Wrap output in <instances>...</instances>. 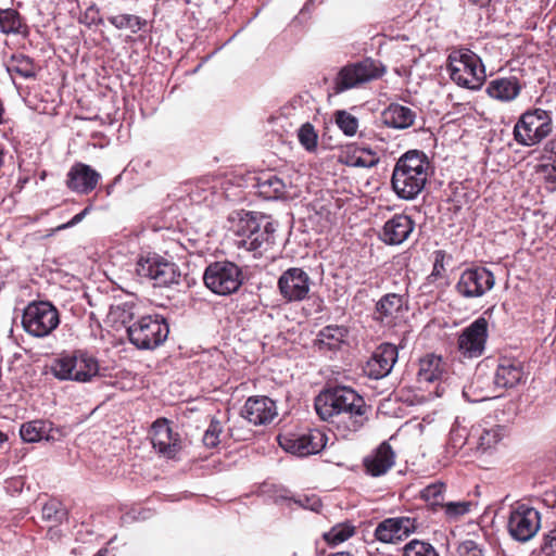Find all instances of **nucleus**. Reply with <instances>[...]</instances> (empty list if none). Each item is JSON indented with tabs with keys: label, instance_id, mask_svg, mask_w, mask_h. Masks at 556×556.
<instances>
[{
	"label": "nucleus",
	"instance_id": "nucleus-1",
	"mask_svg": "<svg viewBox=\"0 0 556 556\" xmlns=\"http://www.w3.org/2000/svg\"><path fill=\"white\" fill-rule=\"evenodd\" d=\"M318 417L327 421L338 438L350 439L369 420L370 406L351 387L325 388L314 400Z\"/></svg>",
	"mask_w": 556,
	"mask_h": 556
},
{
	"label": "nucleus",
	"instance_id": "nucleus-2",
	"mask_svg": "<svg viewBox=\"0 0 556 556\" xmlns=\"http://www.w3.org/2000/svg\"><path fill=\"white\" fill-rule=\"evenodd\" d=\"M431 174L428 156L419 150H409L395 163L391 186L402 200H414L422 192Z\"/></svg>",
	"mask_w": 556,
	"mask_h": 556
},
{
	"label": "nucleus",
	"instance_id": "nucleus-3",
	"mask_svg": "<svg viewBox=\"0 0 556 556\" xmlns=\"http://www.w3.org/2000/svg\"><path fill=\"white\" fill-rule=\"evenodd\" d=\"M275 227L267 216L257 212L242 211L236 225V244L254 256L262 255L275 243Z\"/></svg>",
	"mask_w": 556,
	"mask_h": 556
},
{
	"label": "nucleus",
	"instance_id": "nucleus-4",
	"mask_svg": "<svg viewBox=\"0 0 556 556\" xmlns=\"http://www.w3.org/2000/svg\"><path fill=\"white\" fill-rule=\"evenodd\" d=\"M446 70L454 84L470 90H479L486 79L481 58L468 48L454 49L447 56Z\"/></svg>",
	"mask_w": 556,
	"mask_h": 556
},
{
	"label": "nucleus",
	"instance_id": "nucleus-5",
	"mask_svg": "<svg viewBox=\"0 0 556 556\" xmlns=\"http://www.w3.org/2000/svg\"><path fill=\"white\" fill-rule=\"evenodd\" d=\"M99 362L87 351L75 350L62 353L53 359L51 372L60 380L88 382L99 375Z\"/></svg>",
	"mask_w": 556,
	"mask_h": 556
},
{
	"label": "nucleus",
	"instance_id": "nucleus-6",
	"mask_svg": "<svg viewBox=\"0 0 556 556\" xmlns=\"http://www.w3.org/2000/svg\"><path fill=\"white\" fill-rule=\"evenodd\" d=\"M387 67L379 60L365 58L361 61L348 63L342 66L333 78L332 90L340 94L346 90L358 88L362 85L381 78Z\"/></svg>",
	"mask_w": 556,
	"mask_h": 556
},
{
	"label": "nucleus",
	"instance_id": "nucleus-7",
	"mask_svg": "<svg viewBox=\"0 0 556 556\" xmlns=\"http://www.w3.org/2000/svg\"><path fill=\"white\" fill-rule=\"evenodd\" d=\"M244 280L242 268L230 261H216L204 270L205 287L217 295H231L242 286Z\"/></svg>",
	"mask_w": 556,
	"mask_h": 556
},
{
	"label": "nucleus",
	"instance_id": "nucleus-8",
	"mask_svg": "<svg viewBox=\"0 0 556 556\" xmlns=\"http://www.w3.org/2000/svg\"><path fill=\"white\" fill-rule=\"evenodd\" d=\"M169 326L166 319L159 314L144 315L129 326L128 339L140 350H153L160 346L168 337Z\"/></svg>",
	"mask_w": 556,
	"mask_h": 556
},
{
	"label": "nucleus",
	"instance_id": "nucleus-9",
	"mask_svg": "<svg viewBox=\"0 0 556 556\" xmlns=\"http://www.w3.org/2000/svg\"><path fill=\"white\" fill-rule=\"evenodd\" d=\"M553 130L549 113L542 109L525 112L514 126V139L523 147H533L544 140Z\"/></svg>",
	"mask_w": 556,
	"mask_h": 556
},
{
	"label": "nucleus",
	"instance_id": "nucleus-10",
	"mask_svg": "<svg viewBox=\"0 0 556 556\" xmlns=\"http://www.w3.org/2000/svg\"><path fill=\"white\" fill-rule=\"evenodd\" d=\"M60 324V313L50 302L38 301L29 303L23 313L24 330L35 337L45 338L52 333Z\"/></svg>",
	"mask_w": 556,
	"mask_h": 556
},
{
	"label": "nucleus",
	"instance_id": "nucleus-11",
	"mask_svg": "<svg viewBox=\"0 0 556 556\" xmlns=\"http://www.w3.org/2000/svg\"><path fill=\"white\" fill-rule=\"evenodd\" d=\"M136 271L140 277L152 280L154 287H168L178 283L180 279L178 266L156 253L141 256L137 262Z\"/></svg>",
	"mask_w": 556,
	"mask_h": 556
},
{
	"label": "nucleus",
	"instance_id": "nucleus-12",
	"mask_svg": "<svg viewBox=\"0 0 556 556\" xmlns=\"http://www.w3.org/2000/svg\"><path fill=\"white\" fill-rule=\"evenodd\" d=\"M407 311L405 294L390 292L376 302L372 319L381 327L393 329L405 324Z\"/></svg>",
	"mask_w": 556,
	"mask_h": 556
},
{
	"label": "nucleus",
	"instance_id": "nucleus-13",
	"mask_svg": "<svg viewBox=\"0 0 556 556\" xmlns=\"http://www.w3.org/2000/svg\"><path fill=\"white\" fill-rule=\"evenodd\" d=\"M277 440L286 452L305 457L319 453L326 446L328 439L323 431L312 429L305 433H281Z\"/></svg>",
	"mask_w": 556,
	"mask_h": 556
},
{
	"label": "nucleus",
	"instance_id": "nucleus-14",
	"mask_svg": "<svg viewBox=\"0 0 556 556\" xmlns=\"http://www.w3.org/2000/svg\"><path fill=\"white\" fill-rule=\"evenodd\" d=\"M495 286L494 274L483 266L465 269L455 285V291L465 299L483 296Z\"/></svg>",
	"mask_w": 556,
	"mask_h": 556
},
{
	"label": "nucleus",
	"instance_id": "nucleus-15",
	"mask_svg": "<svg viewBox=\"0 0 556 556\" xmlns=\"http://www.w3.org/2000/svg\"><path fill=\"white\" fill-rule=\"evenodd\" d=\"M311 285V277L300 267L288 268L277 281L279 294L286 303L302 302L308 299Z\"/></svg>",
	"mask_w": 556,
	"mask_h": 556
},
{
	"label": "nucleus",
	"instance_id": "nucleus-16",
	"mask_svg": "<svg viewBox=\"0 0 556 556\" xmlns=\"http://www.w3.org/2000/svg\"><path fill=\"white\" fill-rule=\"evenodd\" d=\"M507 528L516 541L527 542L540 530L541 515L535 508L520 504L510 511Z\"/></svg>",
	"mask_w": 556,
	"mask_h": 556
},
{
	"label": "nucleus",
	"instance_id": "nucleus-17",
	"mask_svg": "<svg viewBox=\"0 0 556 556\" xmlns=\"http://www.w3.org/2000/svg\"><path fill=\"white\" fill-rule=\"evenodd\" d=\"M489 337V321L478 317L465 327L457 338V349L465 358L480 357L485 350Z\"/></svg>",
	"mask_w": 556,
	"mask_h": 556
},
{
	"label": "nucleus",
	"instance_id": "nucleus-18",
	"mask_svg": "<svg viewBox=\"0 0 556 556\" xmlns=\"http://www.w3.org/2000/svg\"><path fill=\"white\" fill-rule=\"evenodd\" d=\"M170 424L167 418H157L149 431L153 448L168 459L175 458L182 450V439Z\"/></svg>",
	"mask_w": 556,
	"mask_h": 556
},
{
	"label": "nucleus",
	"instance_id": "nucleus-19",
	"mask_svg": "<svg viewBox=\"0 0 556 556\" xmlns=\"http://www.w3.org/2000/svg\"><path fill=\"white\" fill-rule=\"evenodd\" d=\"M417 528L416 518L409 516L390 517L377 525L374 536L381 543L396 544L408 538Z\"/></svg>",
	"mask_w": 556,
	"mask_h": 556
},
{
	"label": "nucleus",
	"instance_id": "nucleus-20",
	"mask_svg": "<svg viewBox=\"0 0 556 556\" xmlns=\"http://www.w3.org/2000/svg\"><path fill=\"white\" fill-rule=\"evenodd\" d=\"M397 357L399 351L396 345L388 342L381 343L366 362L364 372L371 379H382L391 372Z\"/></svg>",
	"mask_w": 556,
	"mask_h": 556
},
{
	"label": "nucleus",
	"instance_id": "nucleus-21",
	"mask_svg": "<svg viewBox=\"0 0 556 556\" xmlns=\"http://www.w3.org/2000/svg\"><path fill=\"white\" fill-rule=\"evenodd\" d=\"M415 229L414 219L404 213H396L389 218L378 233L387 245H399L406 241Z\"/></svg>",
	"mask_w": 556,
	"mask_h": 556
},
{
	"label": "nucleus",
	"instance_id": "nucleus-22",
	"mask_svg": "<svg viewBox=\"0 0 556 556\" xmlns=\"http://www.w3.org/2000/svg\"><path fill=\"white\" fill-rule=\"evenodd\" d=\"M101 180V175L90 165L76 162L66 174V187L78 194H89Z\"/></svg>",
	"mask_w": 556,
	"mask_h": 556
},
{
	"label": "nucleus",
	"instance_id": "nucleus-23",
	"mask_svg": "<svg viewBox=\"0 0 556 556\" xmlns=\"http://www.w3.org/2000/svg\"><path fill=\"white\" fill-rule=\"evenodd\" d=\"M523 363L515 357H501L494 372L496 389H513L525 381Z\"/></svg>",
	"mask_w": 556,
	"mask_h": 556
},
{
	"label": "nucleus",
	"instance_id": "nucleus-24",
	"mask_svg": "<svg viewBox=\"0 0 556 556\" xmlns=\"http://www.w3.org/2000/svg\"><path fill=\"white\" fill-rule=\"evenodd\" d=\"M396 454L388 441L380 443L363 459L365 472L370 477L384 476L395 465Z\"/></svg>",
	"mask_w": 556,
	"mask_h": 556
},
{
	"label": "nucleus",
	"instance_id": "nucleus-25",
	"mask_svg": "<svg viewBox=\"0 0 556 556\" xmlns=\"http://www.w3.org/2000/svg\"><path fill=\"white\" fill-rule=\"evenodd\" d=\"M241 416L255 426L267 425L277 416L276 403L267 396H250L244 403Z\"/></svg>",
	"mask_w": 556,
	"mask_h": 556
},
{
	"label": "nucleus",
	"instance_id": "nucleus-26",
	"mask_svg": "<svg viewBox=\"0 0 556 556\" xmlns=\"http://www.w3.org/2000/svg\"><path fill=\"white\" fill-rule=\"evenodd\" d=\"M379 160L376 151L353 143L343 147L338 154V162L351 167L369 168L377 165Z\"/></svg>",
	"mask_w": 556,
	"mask_h": 556
},
{
	"label": "nucleus",
	"instance_id": "nucleus-27",
	"mask_svg": "<svg viewBox=\"0 0 556 556\" xmlns=\"http://www.w3.org/2000/svg\"><path fill=\"white\" fill-rule=\"evenodd\" d=\"M523 85L516 76L492 79L485 89L486 94L501 102H510L521 92Z\"/></svg>",
	"mask_w": 556,
	"mask_h": 556
},
{
	"label": "nucleus",
	"instance_id": "nucleus-28",
	"mask_svg": "<svg viewBox=\"0 0 556 556\" xmlns=\"http://www.w3.org/2000/svg\"><path fill=\"white\" fill-rule=\"evenodd\" d=\"M417 372L419 382H434L443 380L448 372V364L441 355L429 353L419 359Z\"/></svg>",
	"mask_w": 556,
	"mask_h": 556
},
{
	"label": "nucleus",
	"instance_id": "nucleus-29",
	"mask_svg": "<svg viewBox=\"0 0 556 556\" xmlns=\"http://www.w3.org/2000/svg\"><path fill=\"white\" fill-rule=\"evenodd\" d=\"M348 334L349 330L344 326H326L318 332L314 346L320 353L336 352L341 349Z\"/></svg>",
	"mask_w": 556,
	"mask_h": 556
},
{
	"label": "nucleus",
	"instance_id": "nucleus-30",
	"mask_svg": "<svg viewBox=\"0 0 556 556\" xmlns=\"http://www.w3.org/2000/svg\"><path fill=\"white\" fill-rule=\"evenodd\" d=\"M381 117L388 127L406 129L414 125L416 112L408 106L391 103L382 111Z\"/></svg>",
	"mask_w": 556,
	"mask_h": 556
},
{
	"label": "nucleus",
	"instance_id": "nucleus-31",
	"mask_svg": "<svg viewBox=\"0 0 556 556\" xmlns=\"http://www.w3.org/2000/svg\"><path fill=\"white\" fill-rule=\"evenodd\" d=\"M255 187L260 195L265 199H278L286 193V184L275 173H262L256 177Z\"/></svg>",
	"mask_w": 556,
	"mask_h": 556
},
{
	"label": "nucleus",
	"instance_id": "nucleus-32",
	"mask_svg": "<svg viewBox=\"0 0 556 556\" xmlns=\"http://www.w3.org/2000/svg\"><path fill=\"white\" fill-rule=\"evenodd\" d=\"M142 315V307L134 301L123 302L116 305H112L110 308L109 316L114 323H119L126 327L128 332L129 326L136 324V321Z\"/></svg>",
	"mask_w": 556,
	"mask_h": 556
},
{
	"label": "nucleus",
	"instance_id": "nucleus-33",
	"mask_svg": "<svg viewBox=\"0 0 556 556\" xmlns=\"http://www.w3.org/2000/svg\"><path fill=\"white\" fill-rule=\"evenodd\" d=\"M52 422L49 420L36 419L25 422L21 426L20 434L25 442H38L41 440H50L52 437Z\"/></svg>",
	"mask_w": 556,
	"mask_h": 556
},
{
	"label": "nucleus",
	"instance_id": "nucleus-34",
	"mask_svg": "<svg viewBox=\"0 0 556 556\" xmlns=\"http://www.w3.org/2000/svg\"><path fill=\"white\" fill-rule=\"evenodd\" d=\"M10 74L18 75L22 78H35L37 75L38 66L35 61L23 53H14L11 55L8 65Z\"/></svg>",
	"mask_w": 556,
	"mask_h": 556
},
{
	"label": "nucleus",
	"instance_id": "nucleus-35",
	"mask_svg": "<svg viewBox=\"0 0 556 556\" xmlns=\"http://www.w3.org/2000/svg\"><path fill=\"white\" fill-rule=\"evenodd\" d=\"M445 491L446 484L435 481L424 488L419 493V497L428 504L432 511H438L444 505Z\"/></svg>",
	"mask_w": 556,
	"mask_h": 556
},
{
	"label": "nucleus",
	"instance_id": "nucleus-36",
	"mask_svg": "<svg viewBox=\"0 0 556 556\" xmlns=\"http://www.w3.org/2000/svg\"><path fill=\"white\" fill-rule=\"evenodd\" d=\"M26 28L23 17L15 9L0 8V31L3 34H22V29Z\"/></svg>",
	"mask_w": 556,
	"mask_h": 556
},
{
	"label": "nucleus",
	"instance_id": "nucleus-37",
	"mask_svg": "<svg viewBox=\"0 0 556 556\" xmlns=\"http://www.w3.org/2000/svg\"><path fill=\"white\" fill-rule=\"evenodd\" d=\"M109 23L116 29H129L132 34H137L146 28L148 22L141 16L135 14H117L108 17Z\"/></svg>",
	"mask_w": 556,
	"mask_h": 556
},
{
	"label": "nucleus",
	"instance_id": "nucleus-38",
	"mask_svg": "<svg viewBox=\"0 0 556 556\" xmlns=\"http://www.w3.org/2000/svg\"><path fill=\"white\" fill-rule=\"evenodd\" d=\"M355 533V527L350 523H338L323 534V539L329 545H338Z\"/></svg>",
	"mask_w": 556,
	"mask_h": 556
},
{
	"label": "nucleus",
	"instance_id": "nucleus-39",
	"mask_svg": "<svg viewBox=\"0 0 556 556\" xmlns=\"http://www.w3.org/2000/svg\"><path fill=\"white\" fill-rule=\"evenodd\" d=\"M42 518L52 522L54 526L60 525L67 516V511L62 503L55 498L49 500L42 507Z\"/></svg>",
	"mask_w": 556,
	"mask_h": 556
},
{
	"label": "nucleus",
	"instance_id": "nucleus-40",
	"mask_svg": "<svg viewBox=\"0 0 556 556\" xmlns=\"http://www.w3.org/2000/svg\"><path fill=\"white\" fill-rule=\"evenodd\" d=\"M403 556H440L432 544L414 539L403 547Z\"/></svg>",
	"mask_w": 556,
	"mask_h": 556
},
{
	"label": "nucleus",
	"instance_id": "nucleus-41",
	"mask_svg": "<svg viewBox=\"0 0 556 556\" xmlns=\"http://www.w3.org/2000/svg\"><path fill=\"white\" fill-rule=\"evenodd\" d=\"M334 121L339 129L349 137L354 136L357 132L358 121L351 113L341 110L334 113Z\"/></svg>",
	"mask_w": 556,
	"mask_h": 556
},
{
	"label": "nucleus",
	"instance_id": "nucleus-42",
	"mask_svg": "<svg viewBox=\"0 0 556 556\" xmlns=\"http://www.w3.org/2000/svg\"><path fill=\"white\" fill-rule=\"evenodd\" d=\"M298 139L302 147L308 152L317 149L318 135L311 123L303 124L298 131Z\"/></svg>",
	"mask_w": 556,
	"mask_h": 556
},
{
	"label": "nucleus",
	"instance_id": "nucleus-43",
	"mask_svg": "<svg viewBox=\"0 0 556 556\" xmlns=\"http://www.w3.org/2000/svg\"><path fill=\"white\" fill-rule=\"evenodd\" d=\"M488 549L483 542L467 539L458 543L456 547L457 556H486Z\"/></svg>",
	"mask_w": 556,
	"mask_h": 556
},
{
	"label": "nucleus",
	"instance_id": "nucleus-44",
	"mask_svg": "<svg viewBox=\"0 0 556 556\" xmlns=\"http://www.w3.org/2000/svg\"><path fill=\"white\" fill-rule=\"evenodd\" d=\"M447 257L452 258V256H448L444 250H437L433 252V267L432 271L427 277L428 282L434 283L439 279H443L445 277V260Z\"/></svg>",
	"mask_w": 556,
	"mask_h": 556
},
{
	"label": "nucleus",
	"instance_id": "nucleus-45",
	"mask_svg": "<svg viewBox=\"0 0 556 556\" xmlns=\"http://www.w3.org/2000/svg\"><path fill=\"white\" fill-rule=\"evenodd\" d=\"M222 433H223L222 422L216 418H212L207 429L205 430V432L203 434V439H202L203 444L208 448L216 447L220 443Z\"/></svg>",
	"mask_w": 556,
	"mask_h": 556
},
{
	"label": "nucleus",
	"instance_id": "nucleus-46",
	"mask_svg": "<svg viewBox=\"0 0 556 556\" xmlns=\"http://www.w3.org/2000/svg\"><path fill=\"white\" fill-rule=\"evenodd\" d=\"M471 503L469 501L444 502L441 509L447 519L456 520L470 511Z\"/></svg>",
	"mask_w": 556,
	"mask_h": 556
},
{
	"label": "nucleus",
	"instance_id": "nucleus-47",
	"mask_svg": "<svg viewBox=\"0 0 556 556\" xmlns=\"http://www.w3.org/2000/svg\"><path fill=\"white\" fill-rule=\"evenodd\" d=\"M79 23L87 27L100 26L103 24V18L100 9L97 4H90L79 17Z\"/></svg>",
	"mask_w": 556,
	"mask_h": 556
},
{
	"label": "nucleus",
	"instance_id": "nucleus-48",
	"mask_svg": "<svg viewBox=\"0 0 556 556\" xmlns=\"http://www.w3.org/2000/svg\"><path fill=\"white\" fill-rule=\"evenodd\" d=\"M501 440L498 429L484 430L479 438V445L483 450H489L495 446Z\"/></svg>",
	"mask_w": 556,
	"mask_h": 556
},
{
	"label": "nucleus",
	"instance_id": "nucleus-49",
	"mask_svg": "<svg viewBox=\"0 0 556 556\" xmlns=\"http://www.w3.org/2000/svg\"><path fill=\"white\" fill-rule=\"evenodd\" d=\"M541 551L545 556H556V528L544 535Z\"/></svg>",
	"mask_w": 556,
	"mask_h": 556
},
{
	"label": "nucleus",
	"instance_id": "nucleus-50",
	"mask_svg": "<svg viewBox=\"0 0 556 556\" xmlns=\"http://www.w3.org/2000/svg\"><path fill=\"white\" fill-rule=\"evenodd\" d=\"M541 167V170L544 173L546 184L551 189H556V160L551 164H543Z\"/></svg>",
	"mask_w": 556,
	"mask_h": 556
},
{
	"label": "nucleus",
	"instance_id": "nucleus-51",
	"mask_svg": "<svg viewBox=\"0 0 556 556\" xmlns=\"http://www.w3.org/2000/svg\"><path fill=\"white\" fill-rule=\"evenodd\" d=\"M91 211V205L86 206L80 213L76 214L71 220L65 224H62L55 228V230H64L71 228L78 223H80L85 216Z\"/></svg>",
	"mask_w": 556,
	"mask_h": 556
},
{
	"label": "nucleus",
	"instance_id": "nucleus-52",
	"mask_svg": "<svg viewBox=\"0 0 556 556\" xmlns=\"http://www.w3.org/2000/svg\"><path fill=\"white\" fill-rule=\"evenodd\" d=\"M543 502L546 506L556 508V486L544 493Z\"/></svg>",
	"mask_w": 556,
	"mask_h": 556
},
{
	"label": "nucleus",
	"instance_id": "nucleus-53",
	"mask_svg": "<svg viewBox=\"0 0 556 556\" xmlns=\"http://www.w3.org/2000/svg\"><path fill=\"white\" fill-rule=\"evenodd\" d=\"M228 434L235 441H242L247 439L245 433L242 432L241 429H237L236 427H229Z\"/></svg>",
	"mask_w": 556,
	"mask_h": 556
},
{
	"label": "nucleus",
	"instance_id": "nucleus-54",
	"mask_svg": "<svg viewBox=\"0 0 556 556\" xmlns=\"http://www.w3.org/2000/svg\"><path fill=\"white\" fill-rule=\"evenodd\" d=\"M545 150L555 155L556 160V139H552L547 142Z\"/></svg>",
	"mask_w": 556,
	"mask_h": 556
},
{
	"label": "nucleus",
	"instance_id": "nucleus-55",
	"mask_svg": "<svg viewBox=\"0 0 556 556\" xmlns=\"http://www.w3.org/2000/svg\"><path fill=\"white\" fill-rule=\"evenodd\" d=\"M469 2L473 5L483 8V7L489 5L491 0H469Z\"/></svg>",
	"mask_w": 556,
	"mask_h": 556
},
{
	"label": "nucleus",
	"instance_id": "nucleus-56",
	"mask_svg": "<svg viewBox=\"0 0 556 556\" xmlns=\"http://www.w3.org/2000/svg\"><path fill=\"white\" fill-rule=\"evenodd\" d=\"M4 156H5L4 148L0 144V168L4 164Z\"/></svg>",
	"mask_w": 556,
	"mask_h": 556
},
{
	"label": "nucleus",
	"instance_id": "nucleus-57",
	"mask_svg": "<svg viewBox=\"0 0 556 556\" xmlns=\"http://www.w3.org/2000/svg\"><path fill=\"white\" fill-rule=\"evenodd\" d=\"M8 440V435L0 430V447L4 444V442Z\"/></svg>",
	"mask_w": 556,
	"mask_h": 556
},
{
	"label": "nucleus",
	"instance_id": "nucleus-58",
	"mask_svg": "<svg viewBox=\"0 0 556 556\" xmlns=\"http://www.w3.org/2000/svg\"><path fill=\"white\" fill-rule=\"evenodd\" d=\"M328 556H353V555L349 552H338V553H332Z\"/></svg>",
	"mask_w": 556,
	"mask_h": 556
},
{
	"label": "nucleus",
	"instance_id": "nucleus-59",
	"mask_svg": "<svg viewBox=\"0 0 556 556\" xmlns=\"http://www.w3.org/2000/svg\"><path fill=\"white\" fill-rule=\"evenodd\" d=\"M58 532H59L58 530H55V529H53V528L51 527V528L48 530V533H47V534H48V535H50V536H51V539H52L53 536L59 535V533H58Z\"/></svg>",
	"mask_w": 556,
	"mask_h": 556
},
{
	"label": "nucleus",
	"instance_id": "nucleus-60",
	"mask_svg": "<svg viewBox=\"0 0 556 556\" xmlns=\"http://www.w3.org/2000/svg\"><path fill=\"white\" fill-rule=\"evenodd\" d=\"M106 553H108V549L102 548V549H100V551H99L94 556H105V555H106Z\"/></svg>",
	"mask_w": 556,
	"mask_h": 556
}]
</instances>
